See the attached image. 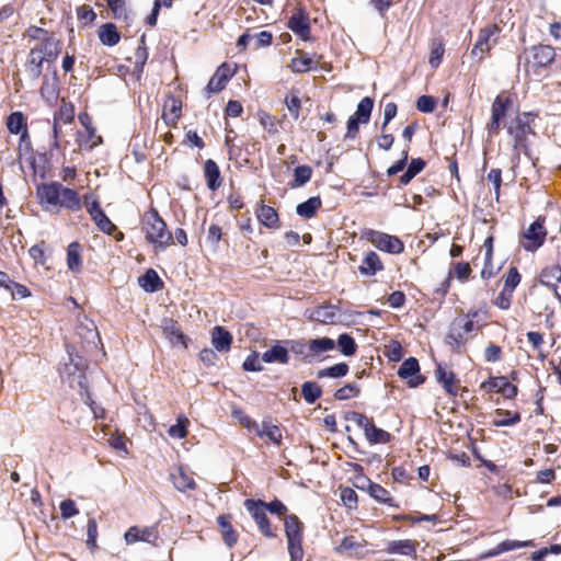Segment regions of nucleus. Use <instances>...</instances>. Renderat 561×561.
<instances>
[{
    "label": "nucleus",
    "instance_id": "nucleus-1",
    "mask_svg": "<svg viewBox=\"0 0 561 561\" xmlns=\"http://www.w3.org/2000/svg\"><path fill=\"white\" fill-rule=\"evenodd\" d=\"M37 197L45 210H55L65 207L77 211L81 208V202L75 190L65 187L58 182L42 184L37 187Z\"/></svg>",
    "mask_w": 561,
    "mask_h": 561
},
{
    "label": "nucleus",
    "instance_id": "nucleus-2",
    "mask_svg": "<svg viewBox=\"0 0 561 561\" xmlns=\"http://www.w3.org/2000/svg\"><path fill=\"white\" fill-rule=\"evenodd\" d=\"M142 230L146 240L153 244L156 251H163L173 243L171 231L168 230L167 224L153 208L144 214Z\"/></svg>",
    "mask_w": 561,
    "mask_h": 561
},
{
    "label": "nucleus",
    "instance_id": "nucleus-3",
    "mask_svg": "<svg viewBox=\"0 0 561 561\" xmlns=\"http://www.w3.org/2000/svg\"><path fill=\"white\" fill-rule=\"evenodd\" d=\"M556 58V50L550 45L538 44L525 48L518 56L519 64L523 62L525 73L539 75L541 69H547Z\"/></svg>",
    "mask_w": 561,
    "mask_h": 561
},
{
    "label": "nucleus",
    "instance_id": "nucleus-4",
    "mask_svg": "<svg viewBox=\"0 0 561 561\" xmlns=\"http://www.w3.org/2000/svg\"><path fill=\"white\" fill-rule=\"evenodd\" d=\"M85 368V360L81 356L68 352V362L64 363L60 369L61 379L67 381L71 388L87 390Z\"/></svg>",
    "mask_w": 561,
    "mask_h": 561
},
{
    "label": "nucleus",
    "instance_id": "nucleus-5",
    "mask_svg": "<svg viewBox=\"0 0 561 561\" xmlns=\"http://www.w3.org/2000/svg\"><path fill=\"white\" fill-rule=\"evenodd\" d=\"M302 531L304 525L296 515L291 514L285 517V534L291 561H302Z\"/></svg>",
    "mask_w": 561,
    "mask_h": 561
},
{
    "label": "nucleus",
    "instance_id": "nucleus-6",
    "mask_svg": "<svg viewBox=\"0 0 561 561\" xmlns=\"http://www.w3.org/2000/svg\"><path fill=\"white\" fill-rule=\"evenodd\" d=\"M530 123V114L523 113L513 118L507 126V133L514 140L516 153L522 149H527V136L534 134Z\"/></svg>",
    "mask_w": 561,
    "mask_h": 561
},
{
    "label": "nucleus",
    "instance_id": "nucleus-7",
    "mask_svg": "<svg viewBox=\"0 0 561 561\" xmlns=\"http://www.w3.org/2000/svg\"><path fill=\"white\" fill-rule=\"evenodd\" d=\"M348 420L363 428L366 439L375 444H387L391 439V434L375 425L373 419L359 412H352Z\"/></svg>",
    "mask_w": 561,
    "mask_h": 561
},
{
    "label": "nucleus",
    "instance_id": "nucleus-8",
    "mask_svg": "<svg viewBox=\"0 0 561 561\" xmlns=\"http://www.w3.org/2000/svg\"><path fill=\"white\" fill-rule=\"evenodd\" d=\"M362 238L366 239L378 250L390 254H400L404 250V244L398 237L386 232L366 229L363 231Z\"/></svg>",
    "mask_w": 561,
    "mask_h": 561
},
{
    "label": "nucleus",
    "instance_id": "nucleus-9",
    "mask_svg": "<svg viewBox=\"0 0 561 561\" xmlns=\"http://www.w3.org/2000/svg\"><path fill=\"white\" fill-rule=\"evenodd\" d=\"M500 27L495 24L488 25L481 28L478 33V39L473 45L470 55L477 58L478 61L483 60L484 55L488 54L497 42Z\"/></svg>",
    "mask_w": 561,
    "mask_h": 561
},
{
    "label": "nucleus",
    "instance_id": "nucleus-10",
    "mask_svg": "<svg viewBox=\"0 0 561 561\" xmlns=\"http://www.w3.org/2000/svg\"><path fill=\"white\" fill-rule=\"evenodd\" d=\"M244 507L256 523L259 530L263 536L268 538L276 536L266 514L265 502L248 499L244 501Z\"/></svg>",
    "mask_w": 561,
    "mask_h": 561
},
{
    "label": "nucleus",
    "instance_id": "nucleus-11",
    "mask_svg": "<svg viewBox=\"0 0 561 561\" xmlns=\"http://www.w3.org/2000/svg\"><path fill=\"white\" fill-rule=\"evenodd\" d=\"M474 323L469 319H456L446 336V342L455 348H459L468 341V335L472 332Z\"/></svg>",
    "mask_w": 561,
    "mask_h": 561
},
{
    "label": "nucleus",
    "instance_id": "nucleus-12",
    "mask_svg": "<svg viewBox=\"0 0 561 561\" xmlns=\"http://www.w3.org/2000/svg\"><path fill=\"white\" fill-rule=\"evenodd\" d=\"M84 204L87 211L89 213L92 220L95 222V225L102 232L106 234H113L114 231H116V226L105 215V213L100 206L99 201L94 198L90 202V196L87 195L84 197Z\"/></svg>",
    "mask_w": 561,
    "mask_h": 561
},
{
    "label": "nucleus",
    "instance_id": "nucleus-13",
    "mask_svg": "<svg viewBox=\"0 0 561 561\" xmlns=\"http://www.w3.org/2000/svg\"><path fill=\"white\" fill-rule=\"evenodd\" d=\"M512 100L508 96L497 95L492 103L491 119L486 125L490 135H497L501 129V122L505 117Z\"/></svg>",
    "mask_w": 561,
    "mask_h": 561
},
{
    "label": "nucleus",
    "instance_id": "nucleus-14",
    "mask_svg": "<svg viewBox=\"0 0 561 561\" xmlns=\"http://www.w3.org/2000/svg\"><path fill=\"white\" fill-rule=\"evenodd\" d=\"M546 236L547 230L543 226V219L538 218L524 232V249L530 252L536 251L543 244Z\"/></svg>",
    "mask_w": 561,
    "mask_h": 561
},
{
    "label": "nucleus",
    "instance_id": "nucleus-15",
    "mask_svg": "<svg viewBox=\"0 0 561 561\" xmlns=\"http://www.w3.org/2000/svg\"><path fill=\"white\" fill-rule=\"evenodd\" d=\"M287 26L302 41H309L311 38L309 15L304 9L299 8L296 10V12L289 18Z\"/></svg>",
    "mask_w": 561,
    "mask_h": 561
},
{
    "label": "nucleus",
    "instance_id": "nucleus-16",
    "mask_svg": "<svg viewBox=\"0 0 561 561\" xmlns=\"http://www.w3.org/2000/svg\"><path fill=\"white\" fill-rule=\"evenodd\" d=\"M398 376L402 379H407L411 388L417 387L425 381V378L420 375V365L414 357H409L401 364Z\"/></svg>",
    "mask_w": 561,
    "mask_h": 561
},
{
    "label": "nucleus",
    "instance_id": "nucleus-17",
    "mask_svg": "<svg viewBox=\"0 0 561 561\" xmlns=\"http://www.w3.org/2000/svg\"><path fill=\"white\" fill-rule=\"evenodd\" d=\"M539 283L550 288L556 298L561 300V266L559 264L545 267L539 275Z\"/></svg>",
    "mask_w": 561,
    "mask_h": 561
},
{
    "label": "nucleus",
    "instance_id": "nucleus-18",
    "mask_svg": "<svg viewBox=\"0 0 561 561\" xmlns=\"http://www.w3.org/2000/svg\"><path fill=\"white\" fill-rule=\"evenodd\" d=\"M485 391H495L506 399H513L517 396V387L512 385L506 377H491L481 385Z\"/></svg>",
    "mask_w": 561,
    "mask_h": 561
},
{
    "label": "nucleus",
    "instance_id": "nucleus-19",
    "mask_svg": "<svg viewBox=\"0 0 561 561\" xmlns=\"http://www.w3.org/2000/svg\"><path fill=\"white\" fill-rule=\"evenodd\" d=\"M158 537L159 533L156 526H149L142 529L137 526H131L124 535L127 545H131L137 541L153 543Z\"/></svg>",
    "mask_w": 561,
    "mask_h": 561
},
{
    "label": "nucleus",
    "instance_id": "nucleus-20",
    "mask_svg": "<svg viewBox=\"0 0 561 561\" xmlns=\"http://www.w3.org/2000/svg\"><path fill=\"white\" fill-rule=\"evenodd\" d=\"M309 319L313 321H319L325 324L336 323L339 320V309L333 305H323L319 306L312 310H308Z\"/></svg>",
    "mask_w": 561,
    "mask_h": 561
},
{
    "label": "nucleus",
    "instance_id": "nucleus-21",
    "mask_svg": "<svg viewBox=\"0 0 561 561\" xmlns=\"http://www.w3.org/2000/svg\"><path fill=\"white\" fill-rule=\"evenodd\" d=\"M76 333L81 339L82 344L88 348L96 347L100 342L99 332L92 321L79 323L76 328Z\"/></svg>",
    "mask_w": 561,
    "mask_h": 561
},
{
    "label": "nucleus",
    "instance_id": "nucleus-22",
    "mask_svg": "<svg viewBox=\"0 0 561 561\" xmlns=\"http://www.w3.org/2000/svg\"><path fill=\"white\" fill-rule=\"evenodd\" d=\"M161 328L165 339H168L172 345H182L183 347L187 346L186 337L174 320L168 318L163 319Z\"/></svg>",
    "mask_w": 561,
    "mask_h": 561
},
{
    "label": "nucleus",
    "instance_id": "nucleus-23",
    "mask_svg": "<svg viewBox=\"0 0 561 561\" xmlns=\"http://www.w3.org/2000/svg\"><path fill=\"white\" fill-rule=\"evenodd\" d=\"M59 93V80L57 73L54 72L51 77L44 76L43 84L41 87V95L48 104L57 101Z\"/></svg>",
    "mask_w": 561,
    "mask_h": 561
},
{
    "label": "nucleus",
    "instance_id": "nucleus-24",
    "mask_svg": "<svg viewBox=\"0 0 561 561\" xmlns=\"http://www.w3.org/2000/svg\"><path fill=\"white\" fill-rule=\"evenodd\" d=\"M211 344L217 352H228L232 343L231 333L222 327H215L210 333Z\"/></svg>",
    "mask_w": 561,
    "mask_h": 561
},
{
    "label": "nucleus",
    "instance_id": "nucleus-25",
    "mask_svg": "<svg viewBox=\"0 0 561 561\" xmlns=\"http://www.w3.org/2000/svg\"><path fill=\"white\" fill-rule=\"evenodd\" d=\"M417 543L410 539L392 540L388 543L386 551L392 554H402L416 559Z\"/></svg>",
    "mask_w": 561,
    "mask_h": 561
},
{
    "label": "nucleus",
    "instance_id": "nucleus-26",
    "mask_svg": "<svg viewBox=\"0 0 561 561\" xmlns=\"http://www.w3.org/2000/svg\"><path fill=\"white\" fill-rule=\"evenodd\" d=\"M204 178L206 180L207 187L210 191H216L220 187V170L218 164L211 159H207L204 163Z\"/></svg>",
    "mask_w": 561,
    "mask_h": 561
},
{
    "label": "nucleus",
    "instance_id": "nucleus-27",
    "mask_svg": "<svg viewBox=\"0 0 561 561\" xmlns=\"http://www.w3.org/2000/svg\"><path fill=\"white\" fill-rule=\"evenodd\" d=\"M383 270V264L379 257V255L374 252L369 251L366 253L365 257L363 259L362 265H359L358 271L364 276H374L377 272Z\"/></svg>",
    "mask_w": 561,
    "mask_h": 561
},
{
    "label": "nucleus",
    "instance_id": "nucleus-28",
    "mask_svg": "<svg viewBox=\"0 0 561 561\" xmlns=\"http://www.w3.org/2000/svg\"><path fill=\"white\" fill-rule=\"evenodd\" d=\"M256 217L259 221L266 228L276 229L279 227L278 214L271 206L260 204L256 210Z\"/></svg>",
    "mask_w": 561,
    "mask_h": 561
},
{
    "label": "nucleus",
    "instance_id": "nucleus-29",
    "mask_svg": "<svg viewBox=\"0 0 561 561\" xmlns=\"http://www.w3.org/2000/svg\"><path fill=\"white\" fill-rule=\"evenodd\" d=\"M45 56L41 55L39 49H31L27 61H26V69L32 77V79L36 80L41 77L43 71V62L46 61Z\"/></svg>",
    "mask_w": 561,
    "mask_h": 561
},
{
    "label": "nucleus",
    "instance_id": "nucleus-30",
    "mask_svg": "<svg viewBox=\"0 0 561 561\" xmlns=\"http://www.w3.org/2000/svg\"><path fill=\"white\" fill-rule=\"evenodd\" d=\"M217 524L220 528L221 538H222L224 542L228 547L234 546L238 541L239 536H238L237 531L234 530V528L232 527L228 516H226V515L218 516Z\"/></svg>",
    "mask_w": 561,
    "mask_h": 561
},
{
    "label": "nucleus",
    "instance_id": "nucleus-31",
    "mask_svg": "<svg viewBox=\"0 0 561 561\" xmlns=\"http://www.w3.org/2000/svg\"><path fill=\"white\" fill-rule=\"evenodd\" d=\"M262 360L265 363L288 364V348L280 344H276L263 353Z\"/></svg>",
    "mask_w": 561,
    "mask_h": 561
},
{
    "label": "nucleus",
    "instance_id": "nucleus-32",
    "mask_svg": "<svg viewBox=\"0 0 561 561\" xmlns=\"http://www.w3.org/2000/svg\"><path fill=\"white\" fill-rule=\"evenodd\" d=\"M33 49H39L41 55L47 57L46 61L55 60L60 53L59 42L51 36L45 37L44 41L33 47Z\"/></svg>",
    "mask_w": 561,
    "mask_h": 561
},
{
    "label": "nucleus",
    "instance_id": "nucleus-33",
    "mask_svg": "<svg viewBox=\"0 0 561 561\" xmlns=\"http://www.w3.org/2000/svg\"><path fill=\"white\" fill-rule=\"evenodd\" d=\"M335 347V342L330 337H318L309 341L308 355L311 359L319 356L321 353L332 351Z\"/></svg>",
    "mask_w": 561,
    "mask_h": 561
},
{
    "label": "nucleus",
    "instance_id": "nucleus-34",
    "mask_svg": "<svg viewBox=\"0 0 561 561\" xmlns=\"http://www.w3.org/2000/svg\"><path fill=\"white\" fill-rule=\"evenodd\" d=\"M99 38L106 46H114L119 42V33L113 23H105L99 28Z\"/></svg>",
    "mask_w": 561,
    "mask_h": 561
},
{
    "label": "nucleus",
    "instance_id": "nucleus-35",
    "mask_svg": "<svg viewBox=\"0 0 561 561\" xmlns=\"http://www.w3.org/2000/svg\"><path fill=\"white\" fill-rule=\"evenodd\" d=\"M322 202L319 196H312L306 202L300 203L296 207V213L300 217L311 218L316 215L317 210L321 207Z\"/></svg>",
    "mask_w": 561,
    "mask_h": 561
},
{
    "label": "nucleus",
    "instance_id": "nucleus-36",
    "mask_svg": "<svg viewBox=\"0 0 561 561\" xmlns=\"http://www.w3.org/2000/svg\"><path fill=\"white\" fill-rule=\"evenodd\" d=\"M259 437H266L274 445L280 446L283 434L278 425L273 424L271 421L264 420L263 427L261 428Z\"/></svg>",
    "mask_w": 561,
    "mask_h": 561
},
{
    "label": "nucleus",
    "instance_id": "nucleus-37",
    "mask_svg": "<svg viewBox=\"0 0 561 561\" xmlns=\"http://www.w3.org/2000/svg\"><path fill=\"white\" fill-rule=\"evenodd\" d=\"M367 492L373 499H375L379 503L387 504L389 506L394 505L390 492L378 483L368 481Z\"/></svg>",
    "mask_w": 561,
    "mask_h": 561
},
{
    "label": "nucleus",
    "instance_id": "nucleus-38",
    "mask_svg": "<svg viewBox=\"0 0 561 561\" xmlns=\"http://www.w3.org/2000/svg\"><path fill=\"white\" fill-rule=\"evenodd\" d=\"M7 127L11 134H20L23 131L22 139L27 136L25 118L21 112H13L7 119Z\"/></svg>",
    "mask_w": 561,
    "mask_h": 561
},
{
    "label": "nucleus",
    "instance_id": "nucleus-39",
    "mask_svg": "<svg viewBox=\"0 0 561 561\" xmlns=\"http://www.w3.org/2000/svg\"><path fill=\"white\" fill-rule=\"evenodd\" d=\"M495 414L497 417L494 419L493 425L497 427L511 426L520 422V414L518 412L497 409Z\"/></svg>",
    "mask_w": 561,
    "mask_h": 561
},
{
    "label": "nucleus",
    "instance_id": "nucleus-40",
    "mask_svg": "<svg viewBox=\"0 0 561 561\" xmlns=\"http://www.w3.org/2000/svg\"><path fill=\"white\" fill-rule=\"evenodd\" d=\"M140 286L149 293H153L160 289L162 282L153 270H148L145 275L139 278Z\"/></svg>",
    "mask_w": 561,
    "mask_h": 561
},
{
    "label": "nucleus",
    "instance_id": "nucleus-41",
    "mask_svg": "<svg viewBox=\"0 0 561 561\" xmlns=\"http://www.w3.org/2000/svg\"><path fill=\"white\" fill-rule=\"evenodd\" d=\"M363 547V539H358L355 536H346L343 538L341 545L336 548V551L340 553L346 552L348 554H356Z\"/></svg>",
    "mask_w": 561,
    "mask_h": 561
},
{
    "label": "nucleus",
    "instance_id": "nucleus-42",
    "mask_svg": "<svg viewBox=\"0 0 561 561\" xmlns=\"http://www.w3.org/2000/svg\"><path fill=\"white\" fill-rule=\"evenodd\" d=\"M425 161L421 158L412 159L407 171L400 176V184H409L425 168Z\"/></svg>",
    "mask_w": 561,
    "mask_h": 561
},
{
    "label": "nucleus",
    "instance_id": "nucleus-43",
    "mask_svg": "<svg viewBox=\"0 0 561 561\" xmlns=\"http://www.w3.org/2000/svg\"><path fill=\"white\" fill-rule=\"evenodd\" d=\"M81 248L78 242H72L68 247L67 264L69 270L78 272L81 268Z\"/></svg>",
    "mask_w": 561,
    "mask_h": 561
},
{
    "label": "nucleus",
    "instance_id": "nucleus-44",
    "mask_svg": "<svg viewBox=\"0 0 561 561\" xmlns=\"http://www.w3.org/2000/svg\"><path fill=\"white\" fill-rule=\"evenodd\" d=\"M312 175V169L309 165H299L294 171V180L289 183L291 188L304 186Z\"/></svg>",
    "mask_w": 561,
    "mask_h": 561
},
{
    "label": "nucleus",
    "instance_id": "nucleus-45",
    "mask_svg": "<svg viewBox=\"0 0 561 561\" xmlns=\"http://www.w3.org/2000/svg\"><path fill=\"white\" fill-rule=\"evenodd\" d=\"M148 59V51L145 46V36H141L140 45L137 47L135 51V62H134V72L137 75V78L139 79L142 71L145 64Z\"/></svg>",
    "mask_w": 561,
    "mask_h": 561
},
{
    "label": "nucleus",
    "instance_id": "nucleus-46",
    "mask_svg": "<svg viewBox=\"0 0 561 561\" xmlns=\"http://www.w3.org/2000/svg\"><path fill=\"white\" fill-rule=\"evenodd\" d=\"M373 107L374 100L369 96H366L360 100V102L357 105L356 112L353 116H355V118H358L362 122V124H366L369 122Z\"/></svg>",
    "mask_w": 561,
    "mask_h": 561
},
{
    "label": "nucleus",
    "instance_id": "nucleus-47",
    "mask_svg": "<svg viewBox=\"0 0 561 561\" xmlns=\"http://www.w3.org/2000/svg\"><path fill=\"white\" fill-rule=\"evenodd\" d=\"M348 369L350 367L346 363H339L331 367L318 370L317 376L318 378H341L346 376Z\"/></svg>",
    "mask_w": 561,
    "mask_h": 561
},
{
    "label": "nucleus",
    "instance_id": "nucleus-48",
    "mask_svg": "<svg viewBox=\"0 0 561 561\" xmlns=\"http://www.w3.org/2000/svg\"><path fill=\"white\" fill-rule=\"evenodd\" d=\"M301 393L307 403L313 404L322 394L320 386L312 381H306L301 386Z\"/></svg>",
    "mask_w": 561,
    "mask_h": 561
},
{
    "label": "nucleus",
    "instance_id": "nucleus-49",
    "mask_svg": "<svg viewBox=\"0 0 561 561\" xmlns=\"http://www.w3.org/2000/svg\"><path fill=\"white\" fill-rule=\"evenodd\" d=\"M172 478L175 489L179 490L180 492H185L186 490H194L196 488L194 479L187 476L181 469L176 474H173Z\"/></svg>",
    "mask_w": 561,
    "mask_h": 561
},
{
    "label": "nucleus",
    "instance_id": "nucleus-50",
    "mask_svg": "<svg viewBox=\"0 0 561 561\" xmlns=\"http://www.w3.org/2000/svg\"><path fill=\"white\" fill-rule=\"evenodd\" d=\"M436 376L438 382L444 386L445 390L449 394H456V390L454 388L455 375L453 371H448L439 365L436 370Z\"/></svg>",
    "mask_w": 561,
    "mask_h": 561
},
{
    "label": "nucleus",
    "instance_id": "nucleus-51",
    "mask_svg": "<svg viewBox=\"0 0 561 561\" xmlns=\"http://www.w3.org/2000/svg\"><path fill=\"white\" fill-rule=\"evenodd\" d=\"M75 118V108L71 103L65 102L62 100L58 111L54 114V121H58L64 124L72 123Z\"/></svg>",
    "mask_w": 561,
    "mask_h": 561
},
{
    "label": "nucleus",
    "instance_id": "nucleus-52",
    "mask_svg": "<svg viewBox=\"0 0 561 561\" xmlns=\"http://www.w3.org/2000/svg\"><path fill=\"white\" fill-rule=\"evenodd\" d=\"M336 343L341 353L345 356H353L357 351L355 340L346 333L341 334Z\"/></svg>",
    "mask_w": 561,
    "mask_h": 561
},
{
    "label": "nucleus",
    "instance_id": "nucleus-53",
    "mask_svg": "<svg viewBox=\"0 0 561 561\" xmlns=\"http://www.w3.org/2000/svg\"><path fill=\"white\" fill-rule=\"evenodd\" d=\"M190 421L185 416H180L176 420V424L170 426L168 434L173 438L182 439L187 435V425Z\"/></svg>",
    "mask_w": 561,
    "mask_h": 561
},
{
    "label": "nucleus",
    "instance_id": "nucleus-54",
    "mask_svg": "<svg viewBox=\"0 0 561 561\" xmlns=\"http://www.w3.org/2000/svg\"><path fill=\"white\" fill-rule=\"evenodd\" d=\"M445 51L444 44L440 41H433L431 45V55L428 62L432 68H437L443 59Z\"/></svg>",
    "mask_w": 561,
    "mask_h": 561
},
{
    "label": "nucleus",
    "instance_id": "nucleus-55",
    "mask_svg": "<svg viewBox=\"0 0 561 561\" xmlns=\"http://www.w3.org/2000/svg\"><path fill=\"white\" fill-rule=\"evenodd\" d=\"M359 393V386L355 382L346 383L342 388L337 389L334 393L336 400H347L357 397Z\"/></svg>",
    "mask_w": 561,
    "mask_h": 561
},
{
    "label": "nucleus",
    "instance_id": "nucleus-56",
    "mask_svg": "<svg viewBox=\"0 0 561 561\" xmlns=\"http://www.w3.org/2000/svg\"><path fill=\"white\" fill-rule=\"evenodd\" d=\"M519 283H520V274L518 273V270L515 266L510 267L507 273L504 276L503 289H506V290L513 293Z\"/></svg>",
    "mask_w": 561,
    "mask_h": 561
},
{
    "label": "nucleus",
    "instance_id": "nucleus-57",
    "mask_svg": "<svg viewBox=\"0 0 561 561\" xmlns=\"http://www.w3.org/2000/svg\"><path fill=\"white\" fill-rule=\"evenodd\" d=\"M285 343L289 346L288 352H293L297 355L304 357L305 360H311V356L308 355L309 352V342L306 343L304 341H285Z\"/></svg>",
    "mask_w": 561,
    "mask_h": 561
},
{
    "label": "nucleus",
    "instance_id": "nucleus-58",
    "mask_svg": "<svg viewBox=\"0 0 561 561\" xmlns=\"http://www.w3.org/2000/svg\"><path fill=\"white\" fill-rule=\"evenodd\" d=\"M289 67L297 73L307 72L312 68V59L302 55L301 57L291 59Z\"/></svg>",
    "mask_w": 561,
    "mask_h": 561
},
{
    "label": "nucleus",
    "instance_id": "nucleus-59",
    "mask_svg": "<svg viewBox=\"0 0 561 561\" xmlns=\"http://www.w3.org/2000/svg\"><path fill=\"white\" fill-rule=\"evenodd\" d=\"M227 84V75H216L214 73L208 84L206 85V91L210 93H217L225 89Z\"/></svg>",
    "mask_w": 561,
    "mask_h": 561
},
{
    "label": "nucleus",
    "instance_id": "nucleus-60",
    "mask_svg": "<svg viewBox=\"0 0 561 561\" xmlns=\"http://www.w3.org/2000/svg\"><path fill=\"white\" fill-rule=\"evenodd\" d=\"M499 545H500V551H502V553L506 552V551L519 549V548L535 546L533 540L519 541V540H510V539L504 540V541L500 542Z\"/></svg>",
    "mask_w": 561,
    "mask_h": 561
},
{
    "label": "nucleus",
    "instance_id": "nucleus-61",
    "mask_svg": "<svg viewBox=\"0 0 561 561\" xmlns=\"http://www.w3.org/2000/svg\"><path fill=\"white\" fill-rule=\"evenodd\" d=\"M341 500L346 507L355 508L357 506L358 496L353 489L344 488L341 490Z\"/></svg>",
    "mask_w": 561,
    "mask_h": 561
},
{
    "label": "nucleus",
    "instance_id": "nucleus-62",
    "mask_svg": "<svg viewBox=\"0 0 561 561\" xmlns=\"http://www.w3.org/2000/svg\"><path fill=\"white\" fill-rule=\"evenodd\" d=\"M435 106V99L430 95H422L416 101V108L423 113H432Z\"/></svg>",
    "mask_w": 561,
    "mask_h": 561
},
{
    "label": "nucleus",
    "instance_id": "nucleus-63",
    "mask_svg": "<svg viewBox=\"0 0 561 561\" xmlns=\"http://www.w3.org/2000/svg\"><path fill=\"white\" fill-rule=\"evenodd\" d=\"M61 517L65 519L71 518L79 514V510L72 500H65L60 503Z\"/></svg>",
    "mask_w": 561,
    "mask_h": 561
},
{
    "label": "nucleus",
    "instance_id": "nucleus-64",
    "mask_svg": "<svg viewBox=\"0 0 561 561\" xmlns=\"http://www.w3.org/2000/svg\"><path fill=\"white\" fill-rule=\"evenodd\" d=\"M77 16L79 21L87 25L95 20L96 14L89 5H81L77 10Z\"/></svg>",
    "mask_w": 561,
    "mask_h": 561
}]
</instances>
